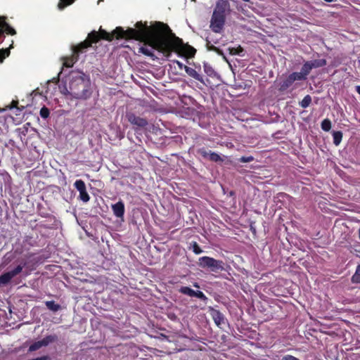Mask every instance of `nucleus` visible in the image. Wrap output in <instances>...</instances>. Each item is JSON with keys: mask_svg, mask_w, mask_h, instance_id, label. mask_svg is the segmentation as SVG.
<instances>
[{"mask_svg": "<svg viewBox=\"0 0 360 360\" xmlns=\"http://www.w3.org/2000/svg\"><path fill=\"white\" fill-rule=\"evenodd\" d=\"M58 340V337L56 335H50L46 336L41 340L37 341L32 344L29 347V352H34L38 350L42 347H46L49 345L50 343L54 342Z\"/></svg>", "mask_w": 360, "mask_h": 360, "instance_id": "6e6552de", "label": "nucleus"}, {"mask_svg": "<svg viewBox=\"0 0 360 360\" xmlns=\"http://www.w3.org/2000/svg\"><path fill=\"white\" fill-rule=\"evenodd\" d=\"M84 49V48H81L80 47V44L78 46H72L73 54L70 58H64L63 65L67 67V68L72 67L74 63L75 62H77V60H78V56H75V54H77L79 52H82V51Z\"/></svg>", "mask_w": 360, "mask_h": 360, "instance_id": "f8f14e48", "label": "nucleus"}, {"mask_svg": "<svg viewBox=\"0 0 360 360\" xmlns=\"http://www.w3.org/2000/svg\"><path fill=\"white\" fill-rule=\"evenodd\" d=\"M179 291L181 293L188 295L190 297H194L195 292V290L187 286L181 287Z\"/></svg>", "mask_w": 360, "mask_h": 360, "instance_id": "412c9836", "label": "nucleus"}, {"mask_svg": "<svg viewBox=\"0 0 360 360\" xmlns=\"http://www.w3.org/2000/svg\"><path fill=\"white\" fill-rule=\"evenodd\" d=\"M198 153L200 154L204 158L209 160L211 150H207L205 148H202L198 149Z\"/></svg>", "mask_w": 360, "mask_h": 360, "instance_id": "c85d7f7f", "label": "nucleus"}, {"mask_svg": "<svg viewBox=\"0 0 360 360\" xmlns=\"http://www.w3.org/2000/svg\"><path fill=\"white\" fill-rule=\"evenodd\" d=\"M136 29L117 28L119 36L127 39H135L145 41L146 45L140 48V51L146 56H153V51L165 53L172 51L182 53L188 57L195 55V49L189 45L184 44L182 39L175 36L168 25L156 22L151 26L143 24L141 22L136 23Z\"/></svg>", "mask_w": 360, "mask_h": 360, "instance_id": "f257e3e1", "label": "nucleus"}, {"mask_svg": "<svg viewBox=\"0 0 360 360\" xmlns=\"http://www.w3.org/2000/svg\"><path fill=\"white\" fill-rule=\"evenodd\" d=\"M45 304L49 310L53 312L58 311L61 308L60 305L56 303L54 301H46Z\"/></svg>", "mask_w": 360, "mask_h": 360, "instance_id": "a211bd4d", "label": "nucleus"}, {"mask_svg": "<svg viewBox=\"0 0 360 360\" xmlns=\"http://www.w3.org/2000/svg\"><path fill=\"white\" fill-rule=\"evenodd\" d=\"M114 215L117 218H123L124 214V204L120 200L111 206Z\"/></svg>", "mask_w": 360, "mask_h": 360, "instance_id": "ddd939ff", "label": "nucleus"}, {"mask_svg": "<svg viewBox=\"0 0 360 360\" xmlns=\"http://www.w3.org/2000/svg\"><path fill=\"white\" fill-rule=\"evenodd\" d=\"M212 319L217 326H221L225 323L224 316L218 310H212Z\"/></svg>", "mask_w": 360, "mask_h": 360, "instance_id": "4468645a", "label": "nucleus"}, {"mask_svg": "<svg viewBox=\"0 0 360 360\" xmlns=\"http://www.w3.org/2000/svg\"><path fill=\"white\" fill-rule=\"evenodd\" d=\"M243 1H245V2H249L250 0H243Z\"/></svg>", "mask_w": 360, "mask_h": 360, "instance_id": "ea45409f", "label": "nucleus"}, {"mask_svg": "<svg viewBox=\"0 0 360 360\" xmlns=\"http://www.w3.org/2000/svg\"><path fill=\"white\" fill-rule=\"evenodd\" d=\"M40 115L43 118H47L49 115V110L47 108L43 107L40 110Z\"/></svg>", "mask_w": 360, "mask_h": 360, "instance_id": "2f4dec72", "label": "nucleus"}, {"mask_svg": "<svg viewBox=\"0 0 360 360\" xmlns=\"http://www.w3.org/2000/svg\"><path fill=\"white\" fill-rule=\"evenodd\" d=\"M312 70L311 66L309 61L306 62L302 67L300 72L304 75V78L307 79V75Z\"/></svg>", "mask_w": 360, "mask_h": 360, "instance_id": "aec40b11", "label": "nucleus"}, {"mask_svg": "<svg viewBox=\"0 0 360 360\" xmlns=\"http://www.w3.org/2000/svg\"><path fill=\"white\" fill-rule=\"evenodd\" d=\"M229 11L230 4L227 0H218L216 3L213 13L218 15H224V17L226 18Z\"/></svg>", "mask_w": 360, "mask_h": 360, "instance_id": "1a4fd4ad", "label": "nucleus"}, {"mask_svg": "<svg viewBox=\"0 0 360 360\" xmlns=\"http://www.w3.org/2000/svg\"><path fill=\"white\" fill-rule=\"evenodd\" d=\"M176 63H177V65H179V68H181L183 67V64L181 62L176 61Z\"/></svg>", "mask_w": 360, "mask_h": 360, "instance_id": "4c0bfd02", "label": "nucleus"}, {"mask_svg": "<svg viewBox=\"0 0 360 360\" xmlns=\"http://www.w3.org/2000/svg\"><path fill=\"white\" fill-rule=\"evenodd\" d=\"M74 186L79 193V199L84 202H87L89 200L90 197L86 192V188L84 181L81 179L77 180L74 183Z\"/></svg>", "mask_w": 360, "mask_h": 360, "instance_id": "9d476101", "label": "nucleus"}, {"mask_svg": "<svg viewBox=\"0 0 360 360\" xmlns=\"http://www.w3.org/2000/svg\"><path fill=\"white\" fill-rule=\"evenodd\" d=\"M126 117L132 125L139 128H143L148 125V121L145 118L136 116L134 113H127Z\"/></svg>", "mask_w": 360, "mask_h": 360, "instance_id": "9b49d317", "label": "nucleus"}, {"mask_svg": "<svg viewBox=\"0 0 360 360\" xmlns=\"http://www.w3.org/2000/svg\"><path fill=\"white\" fill-rule=\"evenodd\" d=\"M118 28L121 27H118ZM117 27L113 31L112 34H110L105 30H103L101 29L100 30L99 34L96 31H94L89 34L88 39L86 40L80 44V47L86 49L91 46V43L97 42L99 38H102L108 41H112L114 36H116L117 38H122L121 36H119V32H117ZM124 38L127 39V37Z\"/></svg>", "mask_w": 360, "mask_h": 360, "instance_id": "7ed1b4c3", "label": "nucleus"}, {"mask_svg": "<svg viewBox=\"0 0 360 360\" xmlns=\"http://www.w3.org/2000/svg\"><path fill=\"white\" fill-rule=\"evenodd\" d=\"M205 71L209 75H212V73L214 72V70L211 67H207L206 65H205Z\"/></svg>", "mask_w": 360, "mask_h": 360, "instance_id": "c9c22d12", "label": "nucleus"}, {"mask_svg": "<svg viewBox=\"0 0 360 360\" xmlns=\"http://www.w3.org/2000/svg\"><path fill=\"white\" fill-rule=\"evenodd\" d=\"M186 72L193 78L202 82V77L193 68L184 65Z\"/></svg>", "mask_w": 360, "mask_h": 360, "instance_id": "2eb2a0df", "label": "nucleus"}, {"mask_svg": "<svg viewBox=\"0 0 360 360\" xmlns=\"http://www.w3.org/2000/svg\"><path fill=\"white\" fill-rule=\"evenodd\" d=\"M209 160L212 162H214L223 161V159L221 158V156L219 154H217L214 152H212V151H211V153L210 154Z\"/></svg>", "mask_w": 360, "mask_h": 360, "instance_id": "bb28decb", "label": "nucleus"}, {"mask_svg": "<svg viewBox=\"0 0 360 360\" xmlns=\"http://www.w3.org/2000/svg\"><path fill=\"white\" fill-rule=\"evenodd\" d=\"M103 1V0H98V3H99V2H102Z\"/></svg>", "mask_w": 360, "mask_h": 360, "instance_id": "a19ab883", "label": "nucleus"}, {"mask_svg": "<svg viewBox=\"0 0 360 360\" xmlns=\"http://www.w3.org/2000/svg\"><path fill=\"white\" fill-rule=\"evenodd\" d=\"M194 297H198L204 301L207 299V297L205 295V294L202 291H200V290L195 292Z\"/></svg>", "mask_w": 360, "mask_h": 360, "instance_id": "473e14b6", "label": "nucleus"}, {"mask_svg": "<svg viewBox=\"0 0 360 360\" xmlns=\"http://www.w3.org/2000/svg\"><path fill=\"white\" fill-rule=\"evenodd\" d=\"M198 265L203 269H209L211 271H218L224 269V262L212 257L203 256L199 258Z\"/></svg>", "mask_w": 360, "mask_h": 360, "instance_id": "20e7f679", "label": "nucleus"}, {"mask_svg": "<svg viewBox=\"0 0 360 360\" xmlns=\"http://www.w3.org/2000/svg\"><path fill=\"white\" fill-rule=\"evenodd\" d=\"M193 285H194V287L199 288V285L198 283H195Z\"/></svg>", "mask_w": 360, "mask_h": 360, "instance_id": "58836bf2", "label": "nucleus"}, {"mask_svg": "<svg viewBox=\"0 0 360 360\" xmlns=\"http://www.w3.org/2000/svg\"><path fill=\"white\" fill-rule=\"evenodd\" d=\"M4 32H6L8 34L11 35L16 34L15 30L13 27H10L4 20L0 17V35H1ZM9 53V49L0 50V63H2L4 59L8 56Z\"/></svg>", "mask_w": 360, "mask_h": 360, "instance_id": "39448f33", "label": "nucleus"}, {"mask_svg": "<svg viewBox=\"0 0 360 360\" xmlns=\"http://www.w3.org/2000/svg\"><path fill=\"white\" fill-rule=\"evenodd\" d=\"M75 0H60V3L58 5V7L60 10L64 8V7L67 5H70L74 2Z\"/></svg>", "mask_w": 360, "mask_h": 360, "instance_id": "c756f323", "label": "nucleus"}, {"mask_svg": "<svg viewBox=\"0 0 360 360\" xmlns=\"http://www.w3.org/2000/svg\"><path fill=\"white\" fill-rule=\"evenodd\" d=\"M356 91H357L358 94H360V86H356Z\"/></svg>", "mask_w": 360, "mask_h": 360, "instance_id": "e433bc0d", "label": "nucleus"}, {"mask_svg": "<svg viewBox=\"0 0 360 360\" xmlns=\"http://www.w3.org/2000/svg\"><path fill=\"white\" fill-rule=\"evenodd\" d=\"M60 89L63 94L79 100H86L92 94L89 76L79 70L72 71L68 77V84L60 86Z\"/></svg>", "mask_w": 360, "mask_h": 360, "instance_id": "f03ea898", "label": "nucleus"}, {"mask_svg": "<svg viewBox=\"0 0 360 360\" xmlns=\"http://www.w3.org/2000/svg\"><path fill=\"white\" fill-rule=\"evenodd\" d=\"M311 103V97L309 95H307L304 97V98L300 102V105L303 108H306L309 107L310 103Z\"/></svg>", "mask_w": 360, "mask_h": 360, "instance_id": "b1692460", "label": "nucleus"}, {"mask_svg": "<svg viewBox=\"0 0 360 360\" xmlns=\"http://www.w3.org/2000/svg\"><path fill=\"white\" fill-rule=\"evenodd\" d=\"M229 49L231 55H241V53L243 51V49L240 46L238 48H229Z\"/></svg>", "mask_w": 360, "mask_h": 360, "instance_id": "7c9ffc66", "label": "nucleus"}, {"mask_svg": "<svg viewBox=\"0 0 360 360\" xmlns=\"http://www.w3.org/2000/svg\"><path fill=\"white\" fill-rule=\"evenodd\" d=\"M26 262L18 265L15 269L0 276V286L8 284L13 278L18 275L25 266Z\"/></svg>", "mask_w": 360, "mask_h": 360, "instance_id": "423d86ee", "label": "nucleus"}, {"mask_svg": "<svg viewBox=\"0 0 360 360\" xmlns=\"http://www.w3.org/2000/svg\"><path fill=\"white\" fill-rule=\"evenodd\" d=\"M191 246L193 252L195 254L199 255L202 252V250L200 248V247L198 245V244L196 242H192L191 243Z\"/></svg>", "mask_w": 360, "mask_h": 360, "instance_id": "cd10ccee", "label": "nucleus"}, {"mask_svg": "<svg viewBox=\"0 0 360 360\" xmlns=\"http://www.w3.org/2000/svg\"><path fill=\"white\" fill-rule=\"evenodd\" d=\"M290 76L292 77L293 82H295V81H302V80H305L306 79L304 78V75L300 72H292L290 75Z\"/></svg>", "mask_w": 360, "mask_h": 360, "instance_id": "393cba45", "label": "nucleus"}, {"mask_svg": "<svg viewBox=\"0 0 360 360\" xmlns=\"http://www.w3.org/2000/svg\"><path fill=\"white\" fill-rule=\"evenodd\" d=\"M353 283H360V264L356 266L354 274L352 276Z\"/></svg>", "mask_w": 360, "mask_h": 360, "instance_id": "5701e85b", "label": "nucleus"}, {"mask_svg": "<svg viewBox=\"0 0 360 360\" xmlns=\"http://www.w3.org/2000/svg\"><path fill=\"white\" fill-rule=\"evenodd\" d=\"M333 143L335 146H338L342 139V133L340 131H333Z\"/></svg>", "mask_w": 360, "mask_h": 360, "instance_id": "4be33fe9", "label": "nucleus"}, {"mask_svg": "<svg viewBox=\"0 0 360 360\" xmlns=\"http://www.w3.org/2000/svg\"><path fill=\"white\" fill-rule=\"evenodd\" d=\"M309 62L312 69L323 67L326 65V60L325 59L314 60Z\"/></svg>", "mask_w": 360, "mask_h": 360, "instance_id": "6ab92c4d", "label": "nucleus"}, {"mask_svg": "<svg viewBox=\"0 0 360 360\" xmlns=\"http://www.w3.org/2000/svg\"><path fill=\"white\" fill-rule=\"evenodd\" d=\"M281 360H300V359L294 356L288 354V355L283 356Z\"/></svg>", "mask_w": 360, "mask_h": 360, "instance_id": "f704fd0d", "label": "nucleus"}, {"mask_svg": "<svg viewBox=\"0 0 360 360\" xmlns=\"http://www.w3.org/2000/svg\"><path fill=\"white\" fill-rule=\"evenodd\" d=\"M294 83L292 77L290 76V75L284 79L280 84L279 90L281 91H284L287 90L289 87H290L292 84Z\"/></svg>", "mask_w": 360, "mask_h": 360, "instance_id": "dca6fc26", "label": "nucleus"}, {"mask_svg": "<svg viewBox=\"0 0 360 360\" xmlns=\"http://www.w3.org/2000/svg\"><path fill=\"white\" fill-rule=\"evenodd\" d=\"M321 129L325 131H328L331 129V122L328 119H325L321 122Z\"/></svg>", "mask_w": 360, "mask_h": 360, "instance_id": "a878e982", "label": "nucleus"}, {"mask_svg": "<svg viewBox=\"0 0 360 360\" xmlns=\"http://www.w3.org/2000/svg\"><path fill=\"white\" fill-rule=\"evenodd\" d=\"M254 160V158L252 156H243L240 158V162H250Z\"/></svg>", "mask_w": 360, "mask_h": 360, "instance_id": "72a5a7b5", "label": "nucleus"}, {"mask_svg": "<svg viewBox=\"0 0 360 360\" xmlns=\"http://www.w3.org/2000/svg\"><path fill=\"white\" fill-rule=\"evenodd\" d=\"M206 46L207 48V50L209 51H213L216 53H217L219 55H221L223 56V58L226 60V56L224 55L223 52L218 49L217 47L214 46L211 41L209 39H207Z\"/></svg>", "mask_w": 360, "mask_h": 360, "instance_id": "f3484780", "label": "nucleus"}, {"mask_svg": "<svg viewBox=\"0 0 360 360\" xmlns=\"http://www.w3.org/2000/svg\"><path fill=\"white\" fill-rule=\"evenodd\" d=\"M226 18L224 15H218L212 13L210 20V28L215 33H220L224 26Z\"/></svg>", "mask_w": 360, "mask_h": 360, "instance_id": "0eeeda50", "label": "nucleus"}]
</instances>
